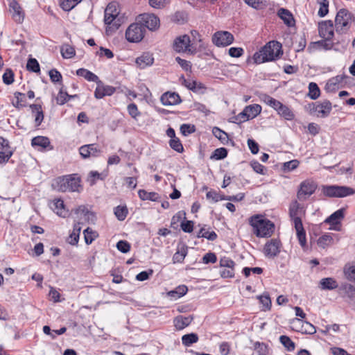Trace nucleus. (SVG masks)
Here are the masks:
<instances>
[{"instance_id":"a19ab883","label":"nucleus","mask_w":355,"mask_h":355,"mask_svg":"<svg viewBox=\"0 0 355 355\" xmlns=\"http://www.w3.org/2000/svg\"><path fill=\"white\" fill-rule=\"evenodd\" d=\"M320 95V90L315 83H310L309 85V96L313 99H317Z\"/></svg>"},{"instance_id":"e433bc0d","label":"nucleus","mask_w":355,"mask_h":355,"mask_svg":"<svg viewBox=\"0 0 355 355\" xmlns=\"http://www.w3.org/2000/svg\"><path fill=\"white\" fill-rule=\"evenodd\" d=\"M343 78L340 76H337L329 79L326 85V88L329 91L335 90L339 87V85L343 83Z\"/></svg>"},{"instance_id":"2eb2a0df","label":"nucleus","mask_w":355,"mask_h":355,"mask_svg":"<svg viewBox=\"0 0 355 355\" xmlns=\"http://www.w3.org/2000/svg\"><path fill=\"white\" fill-rule=\"evenodd\" d=\"M319 35L326 40H331L334 37V25L331 20L323 21L318 24Z\"/></svg>"},{"instance_id":"9b49d317","label":"nucleus","mask_w":355,"mask_h":355,"mask_svg":"<svg viewBox=\"0 0 355 355\" xmlns=\"http://www.w3.org/2000/svg\"><path fill=\"white\" fill-rule=\"evenodd\" d=\"M261 112V107L258 104H252L248 105L245 109L239 113L236 116V119L239 123L248 121L249 119H254Z\"/></svg>"},{"instance_id":"c9c22d12","label":"nucleus","mask_w":355,"mask_h":355,"mask_svg":"<svg viewBox=\"0 0 355 355\" xmlns=\"http://www.w3.org/2000/svg\"><path fill=\"white\" fill-rule=\"evenodd\" d=\"M76 97V95H69L67 92L63 91V88L61 87L58 94L55 98L56 103L58 105H64L70 98Z\"/></svg>"},{"instance_id":"423d86ee","label":"nucleus","mask_w":355,"mask_h":355,"mask_svg":"<svg viewBox=\"0 0 355 355\" xmlns=\"http://www.w3.org/2000/svg\"><path fill=\"white\" fill-rule=\"evenodd\" d=\"M306 110L310 114L315 115L320 118H325L329 115L332 110V105L329 101L325 100L323 101L309 103L306 106Z\"/></svg>"},{"instance_id":"c85d7f7f","label":"nucleus","mask_w":355,"mask_h":355,"mask_svg":"<svg viewBox=\"0 0 355 355\" xmlns=\"http://www.w3.org/2000/svg\"><path fill=\"white\" fill-rule=\"evenodd\" d=\"M320 284L322 290H334L338 286L337 282L331 277L322 279Z\"/></svg>"},{"instance_id":"ddd939ff","label":"nucleus","mask_w":355,"mask_h":355,"mask_svg":"<svg viewBox=\"0 0 355 355\" xmlns=\"http://www.w3.org/2000/svg\"><path fill=\"white\" fill-rule=\"evenodd\" d=\"M317 188L315 182L311 180H306L301 182L297 191V198L300 200H306L312 195Z\"/></svg>"},{"instance_id":"393cba45","label":"nucleus","mask_w":355,"mask_h":355,"mask_svg":"<svg viewBox=\"0 0 355 355\" xmlns=\"http://www.w3.org/2000/svg\"><path fill=\"white\" fill-rule=\"evenodd\" d=\"M187 247L185 245L178 246L176 252L173 256V262L174 263H182L187 254Z\"/></svg>"},{"instance_id":"bb28decb","label":"nucleus","mask_w":355,"mask_h":355,"mask_svg":"<svg viewBox=\"0 0 355 355\" xmlns=\"http://www.w3.org/2000/svg\"><path fill=\"white\" fill-rule=\"evenodd\" d=\"M76 74L78 76L85 78L88 81L98 83L99 80L98 77L96 74L83 68L78 69L76 71Z\"/></svg>"},{"instance_id":"f8f14e48","label":"nucleus","mask_w":355,"mask_h":355,"mask_svg":"<svg viewBox=\"0 0 355 355\" xmlns=\"http://www.w3.org/2000/svg\"><path fill=\"white\" fill-rule=\"evenodd\" d=\"M233 35L225 31L216 32L212 36V42L218 47L230 45L234 42Z\"/></svg>"},{"instance_id":"f3484780","label":"nucleus","mask_w":355,"mask_h":355,"mask_svg":"<svg viewBox=\"0 0 355 355\" xmlns=\"http://www.w3.org/2000/svg\"><path fill=\"white\" fill-rule=\"evenodd\" d=\"M97 87L94 91V96L96 98L101 99L105 96H111L115 92V88L110 85H104L98 80Z\"/></svg>"},{"instance_id":"09e8293b","label":"nucleus","mask_w":355,"mask_h":355,"mask_svg":"<svg viewBox=\"0 0 355 355\" xmlns=\"http://www.w3.org/2000/svg\"><path fill=\"white\" fill-rule=\"evenodd\" d=\"M85 236V241L87 244H90L97 236L96 232L93 231L91 228L87 227L83 231Z\"/></svg>"},{"instance_id":"0e129e2a","label":"nucleus","mask_w":355,"mask_h":355,"mask_svg":"<svg viewBox=\"0 0 355 355\" xmlns=\"http://www.w3.org/2000/svg\"><path fill=\"white\" fill-rule=\"evenodd\" d=\"M333 239L329 234H324L320 236L318 240V244L322 248L329 245Z\"/></svg>"},{"instance_id":"c756f323","label":"nucleus","mask_w":355,"mask_h":355,"mask_svg":"<svg viewBox=\"0 0 355 355\" xmlns=\"http://www.w3.org/2000/svg\"><path fill=\"white\" fill-rule=\"evenodd\" d=\"M188 288L185 285H180L176 287L174 290L167 293L168 297L173 299H178L184 296L187 293Z\"/></svg>"},{"instance_id":"864d4df0","label":"nucleus","mask_w":355,"mask_h":355,"mask_svg":"<svg viewBox=\"0 0 355 355\" xmlns=\"http://www.w3.org/2000/svg\"><path fill=\"white\" fill-rule=\"evenodd\" d=\"M81 0H63L61 3V8L65 11L73 9Z\"/></svg>"},{"instance_id":"72a5a7b5","label":"nucleus","mask_w":355,"mask_h":355,"mask_svg":"<svg viewBox=\"0 0 355 355\" xmlns=\"http://www.w3.org/2000/svg\"><path fill=\"white\" fill-rule=\"evenodd\" d=\"M80 231V223H78L74 224L73 231L69 236L71 240L69 241V243L71 245H75L78 243Z\"/></svg>"},{"instance_id":"7c9ffc66","label":"nucleus","mask_w":355,"mask_h":355,"mask_svg":"<svg viewBox=\"0 0 355 355\" xmlns=\"http://www.w3.org/2000/svg\"><path fill=\"white\" fill-rule=\"evenodd\" d=\"M276 111L280 116H282L286 120H291L294 117V114L291 110V109L286 105H283L282 103H281L280 105L278 106Z\"/></svg>"},{"instance_id":"dca6fc26","label":"nucleus","mask_w":355,"mask_h":355,"mask_svg":"<svg viewBox=\"0 0 355 355\" xmlns=\"http://www.w3.org/2000/svg\"><path fill=\"white\" fill-rule=\"evenodd\" d=\"M281 243L277 239H271L264 246V253L266 257H275L280 252Z\"/></svg>"},{"instance_id":"79ce46f5","label":"nucleus","mask_w":355,"mask_h":355,"mask_svg":"<svg viewBox=\"0 0 355 355\" xmlns=\"http://www.w3.org/2000/svg\"><path fill=\"white\" fill-rule=\"evenodd\" d=\"M341 291L343 293V297L353 299L355 297V287L352 284H345L342 286Z\"/></svg>"},{"instance_id":"5701e85b","label":"nucleus","mask_w":355,"mask_h":355,"mask_svg":"<svg viewBox=\"0 0 355 355\" xmlns=\"http://www.w3.org/2000/svg\"><path fill=\"white\" fill-rule=\"evenodd\" d=\"M54 211L60 216L65 218L69 215V211L65 208L64 201L61 199H55L53 201Z\"/></svg>"},{"instance_id":"a18cd8bd","label":"nucleus","mask_w":355,"mask_h":355,"mask_svg":"<svg viewBox=\"0 0 355 355\" xmlns=\"http://www.w3.org/2000/svg\"><path fill=\"white\" fill-rule=\"evenodd\" d=\"M213 135L218 138L222 143L225 144L228 140L227 134L218 127H214L212 130Z\"/></svg>"},{"instance_id":"5fc2aeb1","label":"nucleus","mask_w":355,"mask_h":355,"mask_svg":"<svg viewBox=\"0 0 355 355\" xmlns=\"http://www.w3.org/2000/svg\"><path fill=\"white\" fill-rule=\"evenodd\" d=\"M299 161L297 159H293L289 162H284L283 164V170L284 171H292L297 168L299 166Z\"/></svg>"},{"instance_id":"a878e982","label":"nucleus","mask_w":355,"mask_h":355,"mask_svg":"<svg viewBox=\"0 0 355 355\" xmlns=\"http://www.w3.org/2000/svg\"><path fill=\"white\" fill-rule=\"evenodd\" d=\"M344 209H340L331 214L326 220L325 223L331 225H337L340 223L341 219L344 218Z\"/></svg>"},{"instance_id":"8fccbe9b","label":"nucleus","mask_w":355,"mask_h":355,"mask_svg":"<svg viewBox=\"0 0 355 355\" xmlns=\"http://www.w3.org/2000/svg\"><path fill=\"white\" fill-rule=\"evenodd\" d=\"M227 155V150L225 148H216L212 153L211 158L216 160L222 159Z\"/></svg>"},{"instance_id":"13d9d810","label":"nucleus","mask_w":355,"mask_h":355,"mask_svg":"<svg viewBox=\"0 0 355 355\" xmlns=\"http://www.w3.org/2000/svg\"><path fill=\"white\" fill-rule=\"evenodd\" d=\"M254 349L259 355H267L268 353L267 345L263 343H255Z\"/></svg>"},{"instance_id":"39448f33","label":"nucleus","mask_w":355,"mask_h":355,"mask_svg":"<svg viewBox=\"0 0 355 355\" xmlns=\"http://www.w3.org/2000/svg\"><path fill=\"white\" fill-rule=\"evenodd\" d=\"M104 21L108 26L112 25L114 30H117L121 26L122 20L119 17V5L116 2L112 1L107 6L105 10ZM109 28H111V26Z\"/></svg>"},{"instance_id":"58836bf2","label":"nucleus","mask_w":355,"mask_h":355,"mask_svg":"<svg viewBox=\"0 0 355 355\" xmlns=\"http://www.w3.org/2000/svg\"><path fill=\"white\" fill-rule=\"evenodd\" d=\"M60 51L62 56L65 59L71 58L76 54L74 48L69 44L62 45Z\"/></svg>"},{"instance_id":"4be33fe9","label":"nucleus","mask_w":355,"mask_h":355,"mask_svg":"<svg viewBox=\"0 0 355 355\" xmlns=\"http://www.w3.org/2000/svg\"><path fill=\"white\" fill-rule=\"evenodd\" d=\"M193 319V318L191 315L187 317L183 315H178L176 318H175L173 320L174 326L178 330H182L185 327H188L192 322Z\"/></svg>"},{"instance_id":"4c0bfd02","label":"nucleus","mask_w":355,"mask_h":355,"mask_svg":"<svg viewBox=\"0 0 355 355\" xmlns=\"http://www.w3.org/2000/svg\"><path fill=\"white\" fill-rule=\"evenodd\" d=\"M198 341V336L195 333L185 334L182 337V344L186 347H189L192 344Z\"/></svg>"},{"instance_id":"603ef678","label":"nucleus","mask_w":355,"mask_h":355,"mask_svg":"<svg viewBox=\"0 0 355 355\" xmlns=\"http://www.w3.org/2000/svg\"><path fill=\"white\" fill-rule=\"evenodd\" d=\"M320 8L318 10V15L320 17H323L327 15L329 12V1L328 0H320Z\"/></svg>"},{"instance_id":"f03ea898","label":"nucleus","mask_w":355,"mask_h":355,"mask_svg":"<svg viewBox=\"0 0 355 355\" xmlns=\"http://www.w3.org/2000/svg\"><path fill=\"white\" fill-rule=\"evenodd\" d=\"M283 53L282 44L277 41H270L256 52L252 57L255 64L273 61Z\"/></svg>"},{"instance_id":"412c9836","label":"nucleus","mask_w":355,"mask_h":355,"mask_svg":"<svg viewBox=\"0 0 355 355\" xmlns=\"http://www.w3.org/2000/svg\"><path fill=\"white\" fill-rule=\"evenodd\" d=\"M154 58L150 53H144L136 59V64L141 69H144L153 64Z\"/></svg>"},{"instance_id":"473e14b6","label":"nucleus","mask_w":355,"mask_h":355,"mask_svg":"<svg viewBox=\"0 0 355 355\" xmlns=\"http://www.w3.org/2000/svg\"><path fill=\"white\" fill-rule=\"evenodd\" d=\"M296 320L301 323V328L299 330L302 333L307 334H313L316 332L315 327L309 322L303 321L300 319H296Z\"/></svg>"},{"instance_id":"f704fd0d","label":"nucleus","mask_w":355,"mask_h":355,"mask_svg":"<svg viewBox=\"0 0 355 355\" xmlns=\"http://www.w3.org/2000/svg\"><path fill=\"white\" fill-rule=\"evenodd\" d=\"M197 236L198 238L202 237L208 239L209 241H214L217 239V234L215 232L206 230L205 225L200 228L199 230Z\"/></svg>"},{"instance_id":"338daca9","label":"nucleus","mask_w":355,"mask_h":355,"mask_svg":"<svg viewBox=\"0 0 355 355\" xmlns=\"http://www.w3.org/2000/svg\"><path fill=\"white\" fill-rule=\"evenodd\" d=\"M220 274L223 278H232L235 274L234 268H223Z\"/></svg>"},{"instance_id":"a211bd4d","label":"nucleus","mask_w":355,"mask_h":355,"mask_svg":"<svg viewBox=\"0 0 355 355\" xmlns=\"http://www.w3.org/2000/svg\"><path fill=\"white\" fill-rule=\"evenodd\" d=\"M160 101L164 105H175L181 102V98L178 93L167 92L162 95Z\"/></svg>"},{"instance_id":"37998d69","label":"nucleus","mask_w":355,"mask_h":355,"mask_svg":"<svg viewBox=\"0 0 355 355\" xmlns=\"http://www.w3.org/2000/svg\"><path fill=\"white\" fill-rule=\"evenodd\" d=\"M261 101L264 102L266 105L275 109V110H277L278 106H279L280 104L282 103L280 101L266 94L262 96Z\"/></svg>"},{"instance_id":"680f3d73","label":"nucleus","mask_w":355,"mask_h":355,"mask_svg":"<svg viewBox=\"0 0 355 355\" xmlns=\"http://www.w3.org/2000/svg\"><path fill=\"white\" fill-rule=\"evenodd\" d=\"M196 131V128L193 125L182 124L180 126V132L184 136H187Z\"/></svg>"},{"instance_id":"6ab92c4d","label":"nucleus","mask_w":355,"mask_h":355,"mask_svg":"<svg viewBox=\"0 0 355 355\" xmlns=\"http://www.w3.org/2000/svg\"><path fill=\"white\" fill-rule=\"evenodd\" d=\"M10 12L12 15V17L17 22H21L24 19V13L19 4L15 1L12 0L9 4Z\"/></svg>"},{"instance_id":"4468645a","label":"nucleus","mask_w":355,"mask_h":355,"mask_svg":"<svg viewBox=\"0 0 355 355\" xmlns=\"http://www.w3.org/2000/svg\"><path fill=\"white\" fill-rule=\"evenodd\" d=\"M137 20L145 27V29L148 28L150 31H155L159 26V19L154 14H141L138 17Z\"/></svg>"},{"instance_id":"b1692460","label":"nucleus","mask_w":355,"mask_h":355,"mask_svg":"<svg viewBox=\"0 0 355 355\" xmlns=\"http://www.w3.org/2000/svg\"><path fill=\"white\" fill-rule=\"evenodd\" d=\"M33 114L35 116V125L39 126L44 119V113L42 106L38 104H32L30 105Z\"/></svg>"},{"instance_id":"7ed1b4c3","label":"nucleus","mask_w":355,"mask_h":355,"mask_svg":"<svg viewBox=\"0 0 355 355\" xmlns=\"http://www.w3.org/2000/svg\"><path fill=\"white\" fill-rule=\"evenodd\" d=\"M250 225L253 227L254 233L258 237H269L275 230L273 223L267 219H262L259 216L251 218Z\"/></svg>"},{"instance_id":"6e6d98bb","label":"nucleus","mask_w":355,"mask_h":355,"mask_svg":"<svg viewBox=\"0 0 355 355\" xmlns=\"http://www.w3.org/2000/svg\"><path fill=\"white\" fill-rule=\"evenodd\" d=\"M170 3V0H149V5L156 9H162Z\"/></svg>"},{"instance_id":"1a4fd4ad","label":"nucleus","mask_w":355,"mask_h":355,"mask_svg":"<svg viewBox=\"0 0 355 355\" xmlns=\"http://www.w3.org/2000/svg\"><path fill=\"white\" fill-rule=\"evenodd\" d=\"M146 33L145 27L137 20L131 24L125 31V38L130 42H139L141 41Z\"/></svg>"},{"instance_id":"4d7b16f0","label":"nucleus","mask_w":355,"mask_h":355,"mask_svg":"<svg viewBox=\"0 0 355 355\" xmlns=\"http://www.w3.org/2000/svg\"><path fill=\"white\" fill-rule=\"evenodd\" d=\"M12 154L13 152L11 149H8V148L3 150L2 149V150L0 151V164L6 163Z\"/></svg>"},{"instance_id":"3c124183","label":"nucleus","mask_w":355,"mask_h":355,"mask_svg":"<svg viewBox=\"0 0 355 355\" xmlns=\"http://www.w3.org/2000/svg\"><path fill=\"white\" fill-rule=\"evenodd\" d=\"M170 147L178 153H182L184 150L183 146L178 137L171 139L169 141Z\"/></svg>"},{"instance_id":"bf43d9fd","label":"nucleus","mask_w":355,"mask_h":355,"mask_svg":"<svg viewBox=\"0 0 355 355\" xmlns=\"http://www.w3.org/2000/svg\"><path fill=\"white\" fill-rule=\"evenodd\" d=\"M128 114L135 119H136L139 116L141 115L140 112L138 110V107L135 103H130L128 105Z\"/></svg>"},{"instance_id":"6e6552de","label":"nucleus","mask_w":355,"mask_h":355,"mask_svg":"<svg viewBox=\"0 0 355 355\" xmlns=\"http://www.w3.org/2000/svg\"><path fill=\"white\" fill-rule=\"evenodd\" d=\"M325 196L334 198H344L355 193V189L346 186H324L322 189Z\"/></svg>"},{"instance_id":"aec40b11","label":"nucleus","mask_w":355,"mask_h":355,"mask_svg":"<svg viewBox=\"0 0 355 355\" xmlns=\"http://www.w3.org/2000/svg\"><path fill=\"white\" fill-rule=\"evenodd\" d=\"M277 15L288 27H293L295 25V20L292 13L287 9L280 8L277 12Z\"/></svg>"},{"instance_id":"9d476101","label":"nucleus","mask_w":355,"mask_h":355,"mask_svg":"<svg viewBox=\"0 0 355 355\" xmlns=\"http://www.w3.org/2000/svg\"><path fill=\"white\" fill-rule=\"evenodd\" d=\"M173 49L178 53H188L194 54L196 52L193 44H191L190 37L187 35H183L178 37L173 42Z\"/></svg>"},{"instance_id":"c03bdc74","label":"nucleus","mask_w":355,"mask_h":355,"mask_svg":"<svg viewBox=\"0 0 355 355\" xmlns=\"http://www.w3.org/2000/svg\"><path fill=\"white\" fill-rule=\"evenodd\" d=\"M128 211L125 206H117L114 209V214L118 220H124L128 215Z\"/></svg>"},{"instance_id":"20e7f679","label":"nucleus","mask_w":355,"mask_h":355,"mask_svg":"<svg viewBox=\"0 0 355 355\" xmlns=\"http://www.w3.org/2000/svg\"><path fill=\"white\" fill-rule=\"evenodd\" d=\"M80 182L79 178L69 175L58 178L52 185L55 189L61 192H73L78 191V188L80 187Z\"/></svg>"},{"instance_id":"69168bd1","label":"nucleus","mask_w":355,"mask_h":355,"mask_svg":"<svg viewBox=\"0 0 355 355\" xmlns=\"http://www.w3.org/2000/svg\"><path fill=\"white\" fill-rule=\"evenodd\" d=\"M49 75L51 80L53 83L61 82L62 76L61 73L55 69H53L49 71Z\"/></svg>"},{"instance_id":"e2e57ef3","label":"nucleus","mask_w":355,"mask_h":355,"mask_svg":"<svg viewBox=\"0 0 355 355\" xmlns=\"http://www.w3.org/2000/svg\"><path fill=\"white\" fill-rule=\"evenodd\" d=\"M314 44L317 45L319 47L322 48L325 50H330L334 46V43L331 42V40H326V39L318 41V42H315Z\"/></svg>"},{"instance_id":"f257e3e1","label":"nucleus","mask_w":355,"mask_h":355,"mask_svg":"<svg viewBox=\"0 0 355 355\" xmlns=\"http://www.w3.org/2000/svg\"><path fill=\"white\" fill-rule=\"evenodd\" d=\"M305 210L304 207L297 200L293 201L289 207V216L294 224L297 233V237L302 246H304L306 243V232L303 227L302 217L304 216Z\"/></svg>"},{"instance_id":"2f4dec72","label":"nucleus","mask_w":355,"mask_h":355,"mask_svg":"<svg viewBox=\"0 0 355 355\" xmlns=\"http://www.w3.org/2000/svg\"><path fill=\"white\" fill-rule=\"evenodd\" d=\"M31 144L33 146H39L42 148H46L50 145V140L46 137L37 136L32 139Z\"/></svg>"},{"instance_id":"49530a36","label":"nucleus","mask_w":355,"mask_h":355,"mask_svg":"<svg viewBox=\"0 0 355 355\" xmlns=\"http://www.w3.org/2000/svg\"><path fill=\"white\" fill-rule=\"evenodd\" d=\"M26 69L28 71L35 73H38L40 71L39 62L35 58L28 59L26 64Z\"/></svg>"},{"instance_id":"ea45409f","label":"nucleus","mask_w":355,"mask_h":355,"mask_svg":"<svg viewBox=\"0 0 355 355\" xmlns=\"http://www.w3.org/2000/svg\"><path fill=\"white\" fill-rule=\"evenodd\" d=\"M279 341L288 351L292 352L295 349V344L288 336L284 335L281 336L279 337Z\"/></svg>"},{"instance_id":"cd10ccee","label":"nucleus","mask_w":355,"mask_h":355,"mask_svg":"<svg viewBox=\"0 0 355 355\" xmlns=\"http://www.w3.org/2000/svg\"><path fill=\"white\" fill-rule=\"evenodd\" d=\"M139 197L142 200L158 201L160 198L159 195L156 192H148L146 190L140 189L138 191Z\"/></svg>"},{"instance_id":"774afa93","label":"nucleus","mask_w":355,"mask_h":355,"mask_svg":"<svg viewBox=\"0 0 355 355\" xmlns=\"http://www.w3.org/2000/svg\"><path fill=\"white\" fill-rule=\"evenodd\" d=\"M116 248L120 252L127 253L130 250V245L128 241L121 240L117 243Z\"/></svg>"},{"instance_id":"052dcab7","label":"nucleus","mask_w":355,"mask_h":355,"mask_svg":"<svg viewBox=\"0 0 355 355\" xmlns=\"http://www.w3.org/2000/svg\"><path fill=\"white\" fill-rule=\"evenodd\" d=\"M2 78L6 85H10L14 81V73L11 69H7Z\"/></svg>"},{"instance_id":"0eeeda50","label":"nucleus","mask_w":355,"mask_h":355,"mask_svg":"<svg viewBox=\"0 0 355 355\" xmlns=\"http://www.w3.org/2000/svg\"><path fill=\"white\" fill-rule=\"evenodd\" d=\"M351 13L345 8L340 9L336 14L335 19V28L337 33H345L351 26Z\"/></svg>"},{"instance_id":"de8ad7c7","label":"nucleus","mask_w":355,"mask_h":355,"mask_svg":"<svg viewBox=\"0 0 355 355\" xmlns=\"http://www.w3.org/2000/svg\"><path fill=\"white\" fill-rule=\"evenodd\" d=\"M195 93L203 94L206 89L205 85L200 82L193 80L189 89Z\"/></svg>"}]
</instances>
